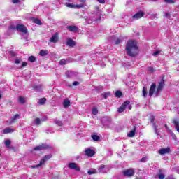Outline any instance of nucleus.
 <instances>
[{"mask_svg":"<svg viewBox=\"0 0 179 179\" xmlns=\"http://www.w3.org/2000/svg\"><path fill=\"white\" fill-rule=\"evenodd\" d=\"M126 52L129 57H136L139 54V48L138 47V42L134 40H130L126 43Z\"/></svg>","mask_w":179,"mask_h":179,"instance_id":"f257e3e1","label":"nucleus"},{"mask_svg":"<svg viewBox=\"0 0 179 179\" xmlns=\"http://www.w3.org/2000/svg\"><path fill=\"white\" fill-rule=\"evenodd\" d=\"M52 157V154H49L48 155H45L43 159H41L39 164H37L36 166H32L33 169H36L37 167H41V166H43L47 162V160H50Z\"/></svg>","mask_w":179,"mask_h":179,"instance_id":"f03ea898","label":"nucleus"},{"mask_svg":"<svg viewBox=\"0 0 179 179\" xmlns=\"http://www.w3.org/2000/svg\"><path fill=\"white\" fill-rule=\"evenodd\" d=\"M16 30L20 31V33H23L24 34H27V27L24 24H17Z\"/></svg>","mask_w":179,"mask_h":179,"instance_id":"7ed1b4c3","label":"nucleus"},{"mask_svg":"<svg viewBox=\"0 0 179 179\" xmlns=\"http://www.w3.org/2000/svg\"><path fill=\"white\" fill-rule=\"evenodd\" d=\"M135 174V171L132 169H129L123 171V175L124 177H132Z\"/></svg>","mask_w":179,"mask_h":179,"instance_id":"20e7f679","label":"nucleus"},{"mask_svg":"<svg viewBox=\"0 0 179 179\" xmlns=\"http://www.w3.org/2000/svg\"><path fill=\"white\" fill-rule=\"evenodd\" d=\"M68 167L71 170H76V171H80V168L78 166V164L75 162L69 163Z\"/></svg>","mask_w":179,"mask_h":179,"instance_id":"39448f33","label":"nucleus"},{"mask_svg":"<svg viewBox=\"0 0 179 179\" xmlns=\"http://www.w3.org/2000/svg\"><path fill=\"white\" fill-rule=\"evenodd\" d=\"M129 104H131V101H126L122 105L120 106L118 108V113H124L125 111V108H127V106H129Z\"/></svg>","mask_w":179,"mask_h":179,"instance_id":"423d86ee","label":"nucleus"},{"mask_svg":"<svg viewBox=\"0 0 179 179\" xmlns=\"http://www.w3.org/2000/svg\"><path fill=\"white\" fill-rule=\"evenodd\" d=\"M66 29L69 31H71V33H78V31H79V28L76 25L67 26Z\"/></svg>","mask_w":179,"mask_h":179,"instance_id":"0eeeda50","label":"nucleus"},{"mask_svg":"<svg viewBox=\"0 0 179 179\" xmlns=\"http://www.w3.org/2000/svg\"><path fill=\"white\" fill-rule=\"evenodd\" d=\"M163 87H164V80L162 79L155 92V94H157V96L160 93V92H162V90L163 89Z\"/></svg>","mask_w":179,"mask_h":179,"instance_id":"6e6552de","label":"nucleus"},{"mask_svg":"<svg viewBox=\"0 0 179 179\" xmlns=\"http://www.w3.org/2000/svg\"><path fill=\"white\" fill-rule=\"evenodd\" d=\"M51 145L47 144H42L41 145H38L34 148V150H45V149H50Z\"/></svg>","mask_w":179,"mask_h":179,"instance_id":"1a4fd4ad","label":"nucleus"},{"mask_svg":"<svg viewBox=\"0 0 179 179\" xmlns=\"http://www.w3.org/2000/svg\"><path fill=\"white\" fill-rule=\"evenodd\" d=\"M171 152V150H170L169 147H167L166 148H161L159 150L158 153L159 155H167V153H170Z\"/></svg>","mask_w":179,"mask_h":179,"instance_id":"9d476101","label":"nucleus"},{"mask_svg":"<svg viewBox=\"0 0 179 179\" xmlns=\"http://www.w3.org/2000/svg\"><path fill=\"white\" fill-rule=\"evenodd\" d=\"M85 155L88 157H93V156L96 155V152L94 150H92L90 148H87V149L85 150Z\"/></svg>","mask_w":179,"mask_h":179,"instance_id":"9b49d317","label":"nucleus"},{"mask_svg":"<svg viewBox=\"0 0 179 179\" xmlns=\"http://www.w3.org/2000/svg\"><path fill=\"white\" fill-rule=\"evenodd\" d=\"M156 90V84L155 83H152L150 87L149 92H148V94L150 96V97H152L153 96V94H155V91Z\"/></svg>","mask_w":179,"mask_h":179,"instance_id":"f8f14e48","label":"nucleus"},{"mask_svg":"<svg viewBox=\"0 0 179 179\" xmlns=\"http://www.w3.org/2000/svg\"><path fill=\"white\" fill-rule=\"evenodd\" d=\"M145 16V13L143 11H139L137 13H136L134 15L132 16L133 19H136L138 20V19H142Z\"/></svg>","mask_w":179,"mask_h":179,"instance_id":"ddd939ff","label":"nucleus"},{"mask_svg":"<svg viewBox=\"0 0 179 179\" xmlns=\"http://www.w3.org/2000/svg\"><path fill=\"white\" fill-rule=\"evenodd\" d=\"M66 45L69 47H75V45H76V43H75V41H73L72 38H67Z\"/></svg>","mask_w":179,"mask_h":179,"instance_id":"4468645a","label":"nucleus"},{"mask_svg":"<svg viewBox=\"0 0 179 179\" xmlns=\"http://www.w3.org/2000/svg\"><path fill=\"white\" fill-rule=\"evenodd\" d=\"M50 43H58V34H55L49 40Z\"/></svg>","mask_w":179,"mask_h":179,"instance_id":"2eb2a0df","label":"nucleus"},{"mask_svg":"<svg viewBox=\"0 0 179 179\" xmlns=\"http://www.w3.org/2000/svg\"><path fill=\"white\" fill-rule=\"evenodd\" d=\"M135 134H136V126L134 127V129L130 131V132L127 134L129 138H134L135 136Z\"/></svg>","mask_w":179,"mask_h":179,"instance_id":"dca6fc26","label":"nucleus"},{"mask_svg":"<svg viewBox=\"0 0 179 179\" xmlns=\"http://www.w3.org/2000/svg\"><path fill=\"white\" fill-rule=\"evenodd\" d=\"M150 122L151 124H152V126H153V128H154L155 132H157V126H156V124H155V116H150Z\"/></svg>","mask_w":179,"mask_h":179,"instance_id":"f3484780","label":"nucleus"},{"mask_svg":"<svg viewBox=\"0 0 179 179\" xmlns=\"http://www.w3.org/2000/svg\"><path fill=\"white\" fill-rule=\"evenodd\" d=\"M18 117H20V115L15 114L10 120V121L8 122V124L10 125L15 122H16V120H17Z\"/></svg>","mask_w":179,"mask_h":179,"instance_id":"a211bd4d","label":"nucleus"},{"mask_svg":"<svg viewBox=\"0 0 179 179\" xmlns=\"http://www.w3.org/2000/svg\"><path fill=\"white\" fill-rule=\"evenodd\" d=\"M172 124H174L175 129H176L177 132H179V121L173 119Z\"/></svg>","mask_w":179,"mask_h":179,"instance_id":"6ab92c4d","label":"nucleus"},{"mask_svg":"<svg viewBox=\"0 0 179 179\" xmlns=\"http://www.w3.org/2000/svg\"><path fill=\"white\" fill-rule=\"evenodd\" d=\"M63 106H64V108H66L67 107H70L71 106V101H69V99H64L63 101Z\"/></svg>","mask_w":179,"mask_h":179,"instance_id":"aec40b11","label":"nucleus"},{"mask_svg":"<svg viewBox=\"0 0 179 179\" xmlns=\"http://www.w3.org/2000/svg\"><path fill=\"white\" fill-rule=\"evenodd\" d=\"M50 54V52H48V50H41L39 52V55L41 57H45V55H48Z\"/></svg>","mask_w":179,"mask_h":179,"instance_id":"412c9836","label":"nucleus"},{"mask_svg":"<svg viewBox=\"0 0 179 179\" xmlns=\"http://www.w3.org/2000/svg\"><path fill=\"white\" fill-rule=\"evenodd\" d=\"M32 22L35 23L36 24H38V26H41L43 24V22H41V20L38 18H32Z\"/></svg>","mask_w":179,"mask_h":179,"instance_id":"4be33fe9","label":"nucleus"},{"mask_svg":"<svg viewBox=\"0 0 179 179\" xmlns=\"http://www.w3.org/2000/svg\"><path fill=\"white\" fill-rule=\"evenodd\" d=\"M142 93L144 99H146V97H148V88H146V87H143Z\"/></svg>","mask_w":179,"mask_h":179,"instance_id":"5701e85b","label":"nucleus"},{"mask_svg":"<svg viewBox=\"0 0 179 179\" xmlns=\"http://www.w3.org/2000/svg\"><path fill=\"white\" fill-rule=\"evenodd\" d=\"M115 96L117 99H120L122 96V92L117 90L115 92Z\"/></svg>","mask_w":179,"mask_h":179,"instance_id":"b1692460","label":"nucleus"},{"mask_svg":"<svg viewBox=\"0 0 179 179\" xmlns=\"http://www.w3.org/2000/svg\"><path fill=\"white\" fill-rule=\"evenodd\" d=\"M10 132H13V130L10 128H6L3 130V134H10Z\"/></svg>","mask_w":179,"mask_h":179,"instance_id":"393cba45","label":"nucleus"},{"mask_svg":"<svg viewBox=\"0 0 179 179\" xmlns=\"http://www.w3.org/2000/svg\"><path fill=\"white\" fill-rule=\"evenodd\" d=\"M47 101V99L46 98H42L39 99V105L40 106H43L44 104H45V102Z\"/></svg>","mask_w":179,"mask_h":179,"instance_id":"a878e982","label":"nucleus"},{"mask_svg":"<svg viewBox=\"0 0 179 179\" xmlns=\"http://www.w3.org/2000/svg\"><path fill=\"white\" fill-rule=\"evenodd\" d=\"M18 101L20 104H24L26 103V99H24V97L23 96H19Z\"/></svg>","mask_w":179,"mask_h":179,"instance_id":"bb28decb","label":"nucleus"},{"mask_svg":"<svg viewBox=\"0 0 179 179\" xmlns=\"http://www.w3.org/2000/svg\"><path fill=\"white\" fill-rule=\"evenodd\" d=\"M91 138H92L93 141H100V136H99L96 134L92 135Z\"/></svg>","mask_w":179,"mask_h":179,"instance_id":"cd10ccee","label":"nucleus"},{"mask_svg":"<svg viewBox=\"0 0 179 179\" xmlns=\"http://www.w3.org/2000/svg\"><path fill=\"white\" fill-rule=\"evenodd\" d=\"M10 143H11L10 140H9V139L6 140V141H5L6 148H8V149H9L10 147Z\"/></svg>","mask_w":179,"mask_h":179,"instance_id":"c85d7f7f","label":"nucleus"},{"mask_svg":"<svg viewBox=\"0 0 179 179\" xmlns=\"http://www.w3.org/2000/svg\"><path fill=\"white\" fill-rule=\"evenodd\" d=\"M103 169H106V165H104V164H101L100 166H99V173H104L103 171Z\"/></svg>","mask_w":179,"mask_h":179,"instance_id":"c756f323","label":"nucleus"},{"mask_svg":"<svg viewBox=\"0 0 179 179\" xmlns=\"http://www.w3.org/2000/svg\"><path fill=\"white\" fill-rule=\"evenodd\" d=\"M87 174H89V176H92V174H97V171L96 169H93L92 171H88Z\"/></svg>","mask_w":179,"mask_h":179,"instance_id":"7c9ffc66","label":"nucleus"},{"mask_svg":"<svg viewBox=\"0 0 179 179\" xmlns=\"http://www.w3.org/2000/svg\"><path fill=\"white\" fill-rule=\"evenodd\" d=\"M92 113L93 115H97V114H99V110L96 108H94L92 110Z\"/></svg>","mask_w":179,"mask_h":179,"instance_id":"2f4dec72","label":"nucleus"},{"mask_svg":"<svg viewBox=\"0 0 179 179\" xmlns=\"http://www.w3.org/2000/svg\"><path fill=\"white\" fill-rule=\"evenodd\" d=\"M28 61H29L30 62H36V57L34 56H30L28 58Z\"/></svg>","mask_w":179,"mask_h":179,"instance_id":"473e14b6","label":"nucleus"},{"mask_svg":"<svg viewBox=\"0 0 179 179\" xmlns=\"http://www.w3.org/2000/svg\"><path fill=\"white\" fill-rule=\"evenodd\" d=\"M66 63L65 59H62L59 62V65H66Z\"/></svg>","mask_w":179,"mask_h":179,"instance_id":"72a5a7b5","label":"nucleus"},{"mask_svg":"<svg viewBox=\"0 0 179 179\" xmlns=\"http://www.w3.org/2000/svg\"><path fill=\"white\" fill-rule=\"evenodd\" d=\"M84 7H85V5L83 3L74 5V8H76L77 9H80L81 8H84Z\"/></svg>","mask_w":179,"mask_h":179,"instance_id":"f704fd0d","label":"nucleus"},{"mask_svg":"<svg viewBox=\"0 0 179 179\" xmlns=\"http://www.w3.org/2000/svg\"><path fill=\"white\" fill-rule=\"evenodd\" d=\"M55 124L58 125V127H62L63 125L62 121H59V120H55Z\"/></svg>","mask_w":179,"mask_h":179,"instance_id":"c9c22d12","label":"nucleus"},{"mask_svg":"<svg viewBox=\"0 0 179 179\" xmlns=\"http://www.w3.org/2000/svg\"><path fill=\"white\" fill-rule=\"evenodd\" d=\"M110 93L109 92H106L104 94H102V96L104 99H107L108 97H109Z\"/></svg>","mask_w":179,"mask_h":179,"instance_id":"e433bc0d","label":"nucleus"},{"mask_svg":"<svg viewBox=\"0 0 179 179\" xmlns=\"http://www.w3.org/2000/svg\"><path fill=\"white\" fill-rule=\"evenodd\" d=\"M34 89H35V90L40 91L41 90V85H34Z\"/></svg>","mask_w":179,"mask_h":179,"instance_id":"4c0bfd02","label":"nucleus"},{"mask_svg":"<svg viewBox=\"0 0 179 179\" xmlns=\"http://www.w3.org/2000/svg\"><path fill=\"white\" fill-rule=\"evenodd\" d=\"M146 160H148V157H144L140 159L141 163H146Z\"/></svg>","mask_w":179,"mask_h":179,"instance_id":"58836bf2","label":"nucleus"},{"mask_svg":"<svg viewBox=\"0 0 179 179\" xmlns=\"http://www.w3.org/2000/svg\"><path fill=\"white\" fill-rule=\"evenodd\" d=\"M40 122H41L40 118L36 117V118L35 119V124H36V125H40Z\"/></svg>","mask_w":179,"mask_h":179,"instance_id":"ea45409f","label":"nucleus"},{"mask_svg":"<svg viewBox=\"0 0 179 179\" xmlns=\"http://www.w3.org/2000/svg\"><path fill=\"white\" fill-rule=\"evenodd\" d=\"M66 6H67V8H75V5L71 3H67L66 4Z\"/></svg>","mask_w":179,"mask_h":179,"instance_id":"a19ab883","label":"nucleus"},{"mask_svg":"<svg viewBox=\"0 0 179 179\" xmlns=\"http://www.w3.org/2000/svg\"><path fill=\"white\" fill-rule=\"evenodd\" d=\"M122 40L120 38H117L115 41V44H116V45H118V44H121L122 43Z\"/></svg>","mask_w":179,"mask_h":179,"instance_id":"79ce46f5","label":"nucleus"},{"mask_svg":"<svg viewBox=\"0 0 179 179\" xmlns=\"http://www.w3.org/2000/svg\"><path fill=\"white\" fill-rule=\"evenodd\" d=\"M159 54H160V51L157 50V51L153 52L152 55H153V57H157V55H159Z\"/></svg>","mask_w":179,"mask_h":179,"instance_id":"37998d69","label":"nucleus"},{"mask_svg":"<svg viewBox=\"0 0 179 179\" xmlns=\"http://www.w3.org/2000/svg\"><path fill=\"white\" fill-rule=\"evenodd\" d=\"M171 136H172V138L173 139V141H177V136H176L174 133H171Z\"/></svg>","mask_w":179,"mask_h":179,"instance_id":"c03bdc74","label":"nucleus"},{"mask_svg":"<svg viewBox=\"0 0 179 179\" xmlns=\"http://www.w3.org/2000/svg\"><path fill=\"white\" fill-rule=\"evenodd\" d=\"M166 177V176L163 173H160L159 176H158V178L159 179H164V178Z\"/></svg>","mask_w":179,"mask_h":179,"instance_id":"a18cd8bd","label":"nucleus"},{"mask_svg":"<svg viewBox=\"0 0 179 179\" xmlns=\"http://www.w3.org/2000/svg\"><path fill=\"white\" fill-rule=\"evenodd\" d=\"M13 152H17V148L16 147L10 146V148Z\"/></svg>","mask_w":179,"mask_h":179,"instance_id":"49530a36","label":"nucleus"},{"mask_svg":"<svg viewBox=\"0 0 179 179\" xmlns=\"http://www.w3.org/2000/svg\"><path fill=\"white\" fill-rule=\"evenodd\" d=\"M166 3H174V0H164Z\"/></svg>","mask_w":179,"mask_h":179,"instance_id":"de8ad7c7","label":"nucleus"},{"mask_svg":"<svg viewBox=\"0 0 179 179\" xmlns=\"http://www.w3.org/2000/svg\"><path fill=\"white\" fill-rule=\"evenodd\" d=\"M148 71L149 72H155V69L152 66H149Z\"/></svg>","mask_w":179,"mask_h":179,"instance_id":"09e8293b","label":"nucleus"},{"mask_svg":"<svg viewBox=\"0 0 179 179\" xmlns=\"http://www.w3.org/2000/svg\"><path fill=\"white\" fill-rule=\"evenodd\" d=\"M79 85H80V83L78 82V81H74L73 83V86H79Z\"/></svg>","mask_w":179,"mask_h":179,"instance_id":"8fccbe9b","label":"nucleus"},{"mask_svg":"<svg viewBox=\"0 0 179 179\" xmlns=\"http://www.w3.org/2000/svg\"><path fill=\"white\" fill-rule=\"evenodd\" d=\"M164 16H165V17L170 18L171 14H170V13H165Z\"/></svg>","mask_w":179,"mask_h":179,"instance_id":"3c124183","label":"nucleus"},{"mask_svg":"<svg viewBox=\"0 0 179 179\" xmlns=\"http://www.w3.org/2000/svg\"><path fill=\"white\" fill-rule=\"evenodd\" d=\"M99 3H106V0H96Z\"/></svg>","mask_w":179,"mask_h":179,"instance_id":"603ef678","label":"nucleus"},{"mask_svg":"<svg viewBox=\"0 0 179 179\" xmlns=\"http://www.w3.org/2000/svg\"><path fill=\"white\" fill-rule=\"evenodd\" d=\"M15 64H17V65H18V64H20V59H15Z\"/></svg>","mask_w":179,"mask_h":179,"instance_id":"864d4df0","label":"nucleus"},{"mask_svg":"<svg viewBox=\"0 0 179 179\" xmlns=\"http://www.w3.org/2000/svg\"><path fill=\"white\" fill-rule=\"evenodd\" d=\"M20 2V0H13V3H19Z\"/></svg>","mask_w":179,"mask_h":179,"instance_id":"5fc2aeb1","label":"nucleus"},{"mask_svg":"<svg viewBox=\"0 0 179 179\" xmlns=\"http://www.w3.org/2000/svg\"><path fill=\"white\" fill-rule=\"evenodd\" d=\"M9 29H10V30H15V29H16V27H15L13 25H11V26L9 27Z\"/></svg>","mask_w":179,"mask_h":179,"instance_id":"6e6d98bb","label":"nucleus"},{"mask_svg":"<svg viewBox=\"0 0 179 179\" xmlns=\"http://www.w3.org/2000/svg\"><path fill=\"white\" fill-rule=\"evenodd\" d=\"M24 66H27V62H22V68H24Z\"/></svg>","mask_w":179,"mask_h":179,"instance_id":"4d7b16f0","label":"nucleus"},{"mask_svg":"<svg viewBox=\"0 0 179 179\" xmlns=\"http://www.w3.org/2000/svg\"><path fill=\"white\" fill-rule=\"evenodd\" d=\"M10 55H12V57H15V55H16V54L13 51H10Z\"/></svg>","mask_w":179,"mask_h":179,"instance_id":"13d9d810","label":"nucleus"},{"mask_svg":"<svg viewBox=\"0 0 179 179\" xmlns=\"http://www.w3.org/2000/svg\"><path fill=\"white\" fill-rule=\"evenodd\" d=\"M46 120H47V117L46 116L42 117V119H41V121H46Z\"/></svg>","mask_w":179,"mask_h":179,"instance_id":"bf43d9fd","label":"nucleus"},{"mask_svg":"<svg viewBox=\"0 0 179 179\" xmlns=\"http://www.w3.org/2000/svg\"><path fill=\"white\" fill-rule=\"evenodd\" d=\"M128 109H129V110H132V106L129 105V106H128Z\"/></svg>","mask_w":179,"mask_h":179,"instance_id":"052dcab7","label":"nucleus"},{"mask_svg":"<svg viewBox=\"0 0 179 179\" xmlns=\"http://www.w3.org/2000/svg\"><path fill=\"white\" fill-rule=\"evenodd\" d=\"M79 1H80V2H81L82 3L86 2V0H79Z\"/></svg>","mask_w":179,"mask_h":179,"instance_id":"680f3d73","label":"nucleus"},{"mask_svg":"<svg viewBox=\"0 0 179 179\" xmlns=\"http://www.w3.org/2000/svg\"><path fill=\"white\" fill-rule=\"evenodd\" d=\"M165 128H166V129H169V127H167V124H164Z\"/></svg>","mask_w":179,"mask_h":179,"instance_id":"e2e57ef3","label":"nucleus"},{"mask_svg":"<svg viewBox=\"0 0 179 179\" xmlns=\"http://www.w3.org/2000/svg\"><path fill=\"white\" fill-rule=\"evenodd\" d=\"M2 98V95L0 94V99H1Z\"/></svg>","mask_w":179,"mask_h":179,"instance_id":"0e129e2a","label":"nucleus"},{"mask_svg":"<svg viewBox=\"0 0 179 179\" xmlns=\"http://www.w3.org/2000/svg\"><path fill=\"white\" fill-rule=\"evenodd\" d=\"M9 103H12V101H9Z\"/></svg>","mask_w":179,"mask_h":179,"instance_id":"69168bd1","label":"nucleus"},{"mask_svg":"<svg viewBox=\"0 0 179 179\" xmlns=\"http://www.w3.org/2000/svg\"><path fill=\"white\" fill-rule=\"evenodd\" d=\"M136 179H141V178H136Z\"/></svg>","mask_w":179,"mask_h":179,"instance_id":"338daca9","label":"nucleus"},{"mask_svg":"<svg viewBox=\"0 0 179 179\" xmlns=\"http://www.w3.org/2000/svg\"><path fill=\"white\" fill-rule=\"evenodd\" d=\"M67 1H71V0H67Z\"/></svg>","mask_w":179,"mask_h":179,"instance_id":"774afa93","label":"nucleus"}]
</instances>
